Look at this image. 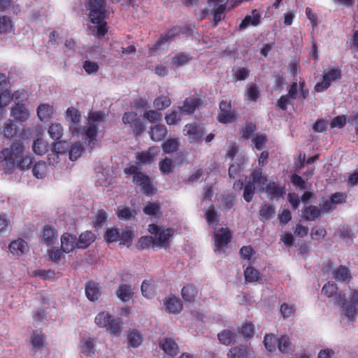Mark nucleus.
<instances>
[{
	"label": "nucleus",
	"instance_id": "11",
	"mask_svg": "<svg viewBox=\"0 0 358 358\" xmlns=\"http://www.w3.org/2000/svg\"><path fill=\"white\" fill-rule=\"evenodd\" d=\"M202 103L200 96H190L185 99L182 106L178 107L180 112L184 115H192L196 108Z\"/></svg>",
	"mask_w": 358,
	"mask_h": 358
},
{
	"label": "nucleus",
	"instance_id": "28",
	"mask_svg": "<svg viewBox=\"0 0 358 358\" xmlns=\"http://www.w3.org/2000/svg\"><path fill=\"white\" fill-rule=\"evenodd\" d=\"M198 294L197 288L193 284L185 285L181 290V295L183 300L186 302H193L195 301Z\"/></svg>",
	"mask_w": 358,
	"mask_h": 358
},
{
	"label": "nucleus",
	"instance_id": "56",
	"mask_svg": "<svg viewBox=\"0 0 358 358\" xmlns=\"http://www.w3.org/2000/svg\"><path fill=\"white\" fill-rule=\"evenodd\" d=\"M104 238L108 243L117 242L120 238V231L117 229H108L105 233Z\"/></svg>",
	"mask_w": 358,
	"mask_h": 358
},
{
	"label": "nucleus",
	"instance_id": "36",
	"mask_svg": "<svg viewBox=\"0 0 358 358\" xmlns=\"http://www.w3.org/2000/svg\"><path fill=\"white\" fill-rule=\"evenodd\" d=\"M83 128H84V131L80 136H84L85 135L90 139L89 145L92 148L96 143V137L98 133L96 126L90 124L86 129L84 127Z\"/></svg>",
	"mask_w": 358,
	"mask_h": 358
},
{
	"label": "nucleus",
	"instance_id": "60",
	"mask_svg": "<svg viewBox=\"0 0 358 358\" xmlns=\"http://www.w3.org/2000/svg\"><path fill=\"white\" fill-rule=\"evenodd\" d=\"M337 285L332 282H327L322 289V292L327 297H331L337 294Z\"/></svg>",
	"mask_w": 358,
	"mask_h": 358
},
{
	"label": "nucleus",
	"instance_id": "17",
	"mask_svg": "<svg viewBox=\"0 0 358 358\" xmlns=\"http://www.w3.org/2000/svg\"><path fill=\"white\" fill-rule=\"evenodd\" d=\"M333 277L337 281L348 284L352 280V275L349 268L343 265H340L336 268L333 272Z\"/></svg>",
	"mask_w": 358,
	"mask_h": 358
},
{
	"label": "nucleus",
	"instance_id": "2",
	"mask_svg": "<svg viewBox=\"0 0 358 358\" xmlns=\"http://www.w3.org/2000/svg\"><path fill=\"white\" fill-rule=\"evenodd\" d=\"M85 6L87 10L90 11V22L96 24L94 32L97 37H103L108 30L107 23L105 21L107 16L106 0H87Z\"/></svg>",
	"mask_w": 358,
	"mask_h": 358
},
{
	"label": "nucleus",
	"instance_id": "34",
	"mask_svg": "<svg viewBox=\"0 0 358 358\" xmlns=\"http://www.w3.org/2000/svg\"><path fill=\"white\" fill-rule=\"evenodd\" d=\"M237 334L229 329H224L217 334V338L220 343L225 345L236 342Z\"/></svg>",
	"mask_w": 358,
	"mask_h": 358
},
{
	"label": "nucleus",
	"instance_id": "43",
	"mask_svg": "<svg viewBox=\"0 0 358 358\" xmlns=\"http://www.w3.org/2000/svg\"><path fill=\"white\" fill-rule=\"evenodd\" d=\"M84 150L85 149L82 143H76L72 144L70 149L69 148L68 150L69 159L71 161L76 160L82 155V154L84 152Z\"/></svg>",
	"mask_w": 358,
	"mask_h": 358
},
{
	"label": "nucleus",
	"instance_id": "3",
	"mask_svg": "<svg viewBox=\"0 0 358 358\" xmlns=\"http://www.w3.org/2000/svg\"><path fill=\"white\" fill-rule=\"evenodd\" d=\"M267 181L268 178L263 175L262 169H255L251 172L248 180L244 186L243 182L238 180L234 183V188L239 187L241 189L243 187V197L246 202L249 203L253 199L255 185H257L258 190L261 192V187L265 185Z\"/></svg>",
	"mask_w": 358,
	"mask_h": 358
},
{
	"label": "nucleus",
	"instance_id": "32",
	"mask_svg": "<svg viewBox=\"0 0 358 358\" xmlns=\"http://www.w3.org/2000/svg\"><path fill=\"white\" fill-rule=\"evenodd\" d=\"M303 217L306 221H313L319 218L321 215V209L315 206L305 207L302 211Z\"/></svg>",
	"mask_w": 358,
	"mask_h": 358
},
{
	"label": "nucleus",
	"instance_id": "16",
	"mask_svg": "<svg viewBox=\"0 0 358 358\" xmlns=\"http://www.w3.org/2000/svg\"><path fill=\"white\" fill-rule=\"evenodd\" d=\"M262 15L257 9L252 10V15H246L239 24L240 29H245L249 26L256 27L261 22Z\"/></svg>",
	"mask_w": 358,
	"mask_h": 358
},
{
	"label": "nucleus",
	"instance_id": "57",
	"mask_svg": "<svg viewBox=\"0 0 358 358\" xmlns=\"http://www.w3.org/2000/svg\"><path fill=\"white\" fill-rule=\"evenodd\" d=\"M108 217L106 212L103 210H100L97 212L96 215L94 217L93 219V227L95 228H99L102 227V225L106 221Z\"/></svg>",
	"mask_w": 358,
	"mask_h": 358
},
{
	"label": "nucleus",
	"instance_id": "9",
	"mask_svg": "<svg viewBox=\"0 0 358 358\" xmlns=\"http://www.w3.org/2000/svg\"><path fill=\"white\" fill-rule=\"evenodd\" d=\"M261 192H265L267 196L271 199H280L283 198L285 194V187L280 186L274 181L266 182L265 185L261 187Z\"/></svg>",
	"mask_w": 358,
	"mask_h": 358
},
{
	"label": "nucleus",
	"instance_id": "22",
	"mask_svg": "<svg viewBox=\"0 0 358 358\" xmlns=\"http://www.w3.org/2000/svg\"><path fill=\"white\" fill-rule=\"evenodd\" d=\"M10 115L14 119L24 122L29 117V112L25 108L24 104L16 103L11 108Z\"/></svg>",
	"mask_w": 358,
	"mask_h": 358
},
{
	"label": "nucleus",
	"instance_id": "13",
	"mask_svg": "<svg viewBox=\"0 0 358 358\" xmlns=\"http://www.w3.org/2000/svg\"><path fill=\"white\" fill-rule=\"evenodd\" d=\"M85 295L89 301H96L101 296V287L99 283L89 281L85 284Z\"/></svg>",
	"mask_w": 358,
	"mask_h": 358
},
{
	"label": "nucleus",
	"instance_id": "61",
	"mask_svg": "<svg viewBox=\"0 0 358 358\" xmlns=\"http://www.w3.org/2000/svg\"><path fill=\"white\" fill-rule=\"evenodd\" d=\"M239 333L244 337L245 339L248 340L252 338L254 334V327L251 323H245L238 329Z\"/></svg>",
	"mask_w": 358,
	"mask_h": 358
},
{
	"label": "nucleus",
	"instance_id": "55",
	"mask_svg": "<svg viewBox=\"0 0 358 358\" xmlns=\"http://www.w3.org/2000/svg\"><path fill=\"white\" fill-rule=\"evenodd\" d=\"M155 292L154 285L152 280H145L141 285L142 294L146 298H150Z\"/></svg>",
	"mask_w": 358,
	"mask_h": 358
},
{
	"label": "nucleus",
	"instance_id": "6",
	"mask_svg": "<svg viewBox=\"0 0 358 358\" xmlns=\"http://www.w3.org/2000/svg\"><path fill=\"white\" fill-rule=\"evenodd\" d=\"M215 250L226 252L227 247L231 241L232 233L228 227H222L213 234Z\"/></svg>",
	"mask_w": 358,
	"mask_h": 358
},
{
	"label": "nucleus",
	"instance_id": "49",
	"mask_svg": "<svg viewBox=\"0 0 358 358\" xmlns=\"http://www.w3.org/2000/svg\"><path fill=\"white\" fill-rule=\"evenodd\" d=\"M154 237L145 236H142L138 239V243L136 245V248L139 250H146L149 249L150 247L152 248H156L154 245Z\"/></svg>",
	"mask_w": 358,
	"mask_h": 358
},
{
	"label": "nucleus",
	"instance_id": "45",
	"mask_svg": "<svg viewBox=\"0 0 358 358\" xmlns=\"http://www.w3.org/2000/svg\"><path fill=\"white\" fill-rule=\"evenodd\" d=\"M236 113L234 110L222 112L219 111L217 120L222 124L231 123L236 120Z\"/></svg>",
	"mask_w": 358,
	"mask_h": 358
},
{
	"label": "nucleus",
	"instance_id": "58",
	"mask_svg": "<svg viewBox=\"0 0 358 358\" xmlns=\"http://www.w3.org/2000/svg\"><path fill=\"white\" fill-rule=\"evenodd\" d=\"M160 206L157 203L147 202L143 208V213L147 215L155 216L159 213Z\"/></svg>",
	"mask_w": 358,
	"mask_h": 358
},
{
	"label": "nucleus",
	"instance_id": "30",
	"mask_svg": "<svg viewBox=\"0 0 358 358\" xmlns=\"http://www.w3.org/2000/svg\"><path fill=\"white\" fill-rule=\"evenodd\" d=\"M42 236L46 244L52 245L55 243L57 236V229L50 225L46 224L43 227Z\"/></svg>",
	"mask_w": 358,
	"mask_h": 358
},
{
	"label": "nucleus",
	"instance_id": "4",
	"mask_svg": "<svg viewBox=\"0 0 358 358\" xmlns=\"http://www.w3.org/2000/svg\"><path fill=\"white\" fill-rule=\"evenodd\" d=\"M124 172L127 176H133V182L143 194L150 196L157 194V189L150 176L141 172L137 166L130 165L124 169Z\"/></svg>",
	"mask_w": 358,
	"mask_h": 358
},
{
	"label": "nucleus",
	"instance_id": "27",
	"mask_svg": "<svg viewBox=\"0 0 358 358\" xmlns=\"http://www.w3.org/2000/svg\"><path fill=\"white\" fill-rule=\"evenodd\" d=\"M117 296L123 302H127L134 296V292L129 285L121 284L115 292Z\"/></svg>",
	"mask_w": 358,
	"mask_h": 358
},
{
	"label": "nucleus",
	"instance_id": "44",
	"mask_svg": "<svg viewBox=\"0 0 358 358\" xmlns=\"http://www.w3.org/2000/svg\"><path fill=\"white\" fill-rule=\"evenodd\" d=\"M245 96L251 102H256L260 97L261 94L258 86L256 84L250 85L245 91Z\"/></svg>",
	"mask_w": 358,
	"mask_h": 358
},
{
	"label": "nucleus",
	"instance_id": "29",
	"mask_svg": "<svg viewBox=\"0 0 358 358\" xmlns=\"http://www.w3.org/2000/svg\"><path fill=\"white\" fill-rule=\"evenodd\" d=\"M278 348L283 354L291 353L294 351V346L287 335H282L278 338Z\"/></svg>",
	"mask_w": 358,
	"mask_h": 358
},
{
	"label": "nucleus",
	"instance_id": "8",
	"mask_svg": "<svg viewBox=\"0 0 358 358\" xmlns=\"http://www.w3.org/2000/svg\"><path fill=\"white\" fill-rule=\"evenodd\" d=\"M180 33V28L178 27H173L169 29L166 34L161 36L152 47L149 49L150 54H155V52L161 48L162 45L169 44L170 41L176 36L179 35Z\"/></svg>",
	"mask_w": 358,
	"mask_h": 358
},
{
	"label": "nucleus",
	"instance_id": "50",
	"mask_svg": "<svg viewBox=\"0 0 358 358\" xmlns=\"http://www.w3.org/2000/svg\"><path fill=\"white\" fill-rule=\"evenodd\" d=\"M80 352L90 355L94 352V341L90 338L83 339L80 341Z\"/></svg>",
	"mask_w": 358,
	"mask_h": 358
},
{
	"label": "nucleus",
	"instance_id": "42",
	"mask_svg": "<svg viewBox=\"0 0 358 358\" xmlns=\"http://www.w3.org/2000/svg\"><path fill=\"white\" fill-rule=\"evenodd\" d=\"M64 129L61 124L52 123L49 127L48 134L55 141H59L63 136Z\"/></svg>",
	"mask_w": 358,
	"mask_h": 358
},
{
	"label": "nucleus",
	"instance_id": "64",
	"mask_svg": "<svg viewBox=\"0 0 358 358\" xmlns=\"http://www.w3.org/2000/svg\"><path fill=\"white\" fill-rule=\"evenodd\" d=\"M280 311L283 318H287L294 315L295 308L294 306L292 305H289L287 303H283L280 306Z\"/></svg>",
	"mask_w": 358,
	"mask_h": 358
},
{
	"label": "nucleus",
	"instance_id": "48",
	"mask_svg": "<svg viewBox=\"0 0 358 358\" xmlns=\"http://www.w3.org/2000/svg\"><path fill=\"white\" fill-rule=\"evenodd\" d=\"M1 133L6 138H11L16 135L17 128L12 120H8L5 122Z\"/></svg>",
	"mask_w": 358,
	"mask_h": 358
},
{
	"label": "nucleus",
	"instance_id": "41",
	"mask_svg": "<svg viewBox=\"0 0 358 358\" xmlns=\"http://www.w3.org/2000/svg\"><path fill=\"white\" fill-rule=\"evenodd\" d=\"M32 147L34 152L38 155H43L48 150V143L41 138H38L34 141Z\"/></svg>",
	"mask_w": 358,
	"mask_h": 358
},
{
	"label": "nucleus",
	"instance_id": "18",
	"mask_svg": "<svg viewBox=\"0 0 358 358\" xmlns=\"http://www.w3.org/2000/svg\"><path fill=\"white\" fill-rule=\"evenodd\" d=\"M157 152V148L155 147L150 148L148 150L143 151L137 155L136 157V163L141 165L151 164L154 162Z\"/></svg>",
	"mask_w": 358,
	"mask_h": 358
},
{
	"label": "nucleus",
	"instance_id": "5",
	"mask_svg": "<svg viewBox=\"0 0 358 358\" xmlns=\"http://www.w3.org/2000/svg\"><path fill=\"white\" fill-rule=\"evenodd\" d=\"M95 324L111 336H120L123 329V322L119 317H113L107 311L100 312L94 318Z\"/></svg>",
	"mask_w": 358,
	"mask_h": 358
},
{
	"label": "nucleus",
	"instance_id": "1",
	"mask_svg": "<svg viewBox=\"0 0 358 358\" xmlns=\"http://www.w3.org/2000/svg\"><path fill=\"white\" fill-rule=\"evenodd\" d=\"M0 161L6 163L4 173H11L16 166L22 170L28 169L32 164L30 156L24 157V146L20 141H15L10 148H4L0 152Z\"/></svg>",
	"mask_w": 358,
	"mask_h": 358
},
{
	"label": "nucleus",
	"instance_id": "62",
	"mask_svg": "<svg viewBox=\"0 0 358 358\" xmlns=\"http://www.w3.org/2000/svg\"><path fill=\"white\" fill-rule=\"evenodd\" d=\"M134 238V234L132 231L129 230H125L120 234V245H127L129 246L131 244L132 240Z\"/></svg>",
	"mask_w": 358,
	"mask_h": 358
},
{
	"label": "nucleus",
	"instance_id": "19",
	"mask_svg": "<svg viewBox=\"0 0 358 358\" xmlns=\"http://www.w3.org/2000/svg\"><path fill=\"white\" fill-rule=\"evenodd\" d=\"M96 236L92 231L81 233L77 238L76 246L79 249H86L95 241Z\"/></svg>",
	"mask_w": 358,
	"mask_h": 358
},
{
	"label": "nucleus",
	"instance_id": "7",
	"mask_svg": "<svg viewBox=\"0 0 358 358\" xmlns=\"http://www.w3.org/2000/svg\"><path fill=\"white\" fill-rule=\"evenodd\" d=\"M66 117L70 120L69 130L73 136H80L83 134L84 128L80 126L81 115L78 110L69 108L66 110Z\"/></svg>",
	"mask_w": 358,
	"mask_h": 358
},
{
	"label": "nucleus",
	"instance_id": "23",
	"mask_svg": "<svg viewBox=\"0 0 358 358\" xmlns=\"http://www.w3.org/2000/svg\"><path fill=\"white\" fill-rule=\"evenodd\" d=\"M167 133L168 131L166 127L161 124L150 127L149 131L150 138L154 141H161L164 140Z\"/></svg>",
	"mask_w": 358,
	"mask_h": 358
},
{
	"label": "nucleus",
	"instance_id": "26",
	"mask_svg": "<svg viewBox=\"0 0 358 358\" xmlns=\"http://www.w3.org/2000/svg\"><path fill=\"white\" fill-rule=\"evenodd\" d=\"M250 351L242 345L231 348L227 353L228 358H250Z\"/></svg>",
	"mask_w": 358,
	"mask_h": 358
},
{
	"label": "nucleus",
	"instance_id": "40",
	"mask_svg": "<svg viewBox=\"0 0 358 358\" xmlns=\"http://www.w3.org/2000/svg\"><path fill=\"white\" fill-rule=\"evenodd\" d=\"M342 77L341 70L340 69H330L322 75L323 80L329 82L330 85L332 82L340 80Z\"/></svg>",
	"mask_w": 358,
	"mask_h": 358
},
{
	"label": "nucleus",
	"instance_id": "38",
	"mask_svg": "<svg viewBox=\"0 0 358 358\" xmlns=\"http://www.w3.org/2000/svg\"><path fill=\"white\" fill-rule=\"evenodd\" d=\"M180 146L179 138H169L166 140L162 145V150L165 153H173L177 151Z\"/></svg>",
	"mask_w": 358,
	"mask_h": 358
},
{
	"label": "nucleus",
	"instance_id": "51",
	"mask_svg": "<svg viewBox=\"0 0 358 358\" xmlns=\"http://www.w3.org/2000/svg\"><path fill=\"white\" fill-rule=\"evenodd\" d=\"M47 170V164L45 162H38L34 164L32 169L34 176L37 178H43Z\"/></svg>",
	"mask_w": 358,
	"mask_h": 358
},
{
	"label": "nucleus",
	"instance_id": "21",
	"mask_svg": "<svg viewBox=\"0 0 358 358\" xmlns=\"http://www.w3.org/2000/svg\"><path fill=\"white\" fill-rule=\"evenodd\" d=\"M164 306L169 313L178 314L182 310V303L180 299L172 296L164 301Z\"/></svg>",
	"mask_w": 358,
	"mask_h": 358
},
{
	"label": "nucleus",
	"instance_id": "54",
	"mask_svg": "<svg viewBox=\"0 0 358 358\" xmlns=\"http://www.w3.org/2000/svg\"><path fill=\"white\" fill-rule=\"evenodd\" d=\"M245 279L247 282H256L259 278V271L252 266H248L244 271Z\"/></svg>",
	"mask_w": 358,
	"mask_h": 358
},
{
	"label": "nucleus",
	"instance_id": "24",
	"mask_svg": "<svg viewBox=\"0 0 358 358\" xmlns=\"http://www.w3.org/2000/svg\"><path fill=\"white\" fill-rule=\"evenodd\" d=\"M338 301L341 306L345 308V315L348 317L350 321H355L358 312L357 304L351 302L345 303L341 294L338 296Z\"/></svg>",
	"mask_w": 358,
	"mask_h": 358
},
{
	"label": "nucleus",
	"instance_id": "14",
	"mask_svg": "<svg viewBox=\"0 0 358 358\" xmlns=\"http://www.w3.org/2000/svg\"><path fill=\"white\" fill-rule=\"evenodd\" d=\"M159 344L164 352L170 356L174 357L179 352V347L172 338H164L159 341Z\"/></svg>",
	"mask_w": 358,
	"mask_h": 358
},
{
	"label": "nucleus",
	"instance_id": "59",
	"mask_svg": "<svg viewBox=\"0 0 358 358\" xmlns=\"http://www.w3.org/2000/svg\"><path fill=\"white\" fill-rule=\"evenodd\" d=\"M278 339L274 334H266L264 336V344L269 352H273L275 350V345Z\"/></svg>",
	"mask_w": 358,
	"mask_h": 358
},
{
	"label": "nucleus",
	"instance_id": "15",
	"mask_svg": "<svg viewBox=\"0 0 358 358\" xmlns=\"http://www.w3.org/2000/svg\"><path fill=\"white\" fill-rule=\"evenodd\" d=\"M77 243V237L69 233H64L61 237V248L65 253L74 250Z\"/></svg>",
	"mask_w": 358,
	"mask_h": 358
},
{
	"label": "nucleus",
	"instance_id": "37",
	"mask_svg": "<svg viewBox=\"0 0 358 358\" xmlns=\"http://www.w3.org/2000/svg\"><path fill=\"white\" fill-rule=\"evenodd\" d=\"M19 99V94L17 92H14L10 95V92L8 90L0 92V108H3L8 105L12 99Z\"/></svg>",
	"mask_w": 358,
	"mask_h": 358
},
{
	"label": "nucleus",
	"instance_id": "35",
	"mask_svg": "<svg viewBox=\"0 0 358 358\" xmlns=\"http://www.w3.org/2000/svg\"><path fill=\"white\" fill-rule=\"evenodd\" d=\"M206 222L210 226L215 227L219 222L220 215L215 210L214 205L211 204L205 213Z\"/></svg>",
	"mask_w": 358,
	"mask_h": 358
},
{
	"label": "nucleus",
	"instance_id": "63",
	"mask_svg": "<svg viewBox=\"0 0 358 358\" xmlns=\"http://www.w3.org/2000/svg\"><path fill=\"white\" fill-rule=\"evenodd\" d=\"M327 236V231L322 227H313L311 229L310 236L313 240L320 241Z\"/></svg>",
	"mask_w": 358,
	"mask_h": 358
},
{
	"label": "nucleus",
	"instance_id": "31",
	"mask_svg": "<svg viewBox=\"0 0 358 358\" xmlns=\"http://www.w3.org/2000/svg\"><path fill=\"white\" fill-rule=\"evenodd\" d=\"M136 210L127 206H120L117 207L116 214L120 220H133L136 217Z\"/></svg>",
	"mask_w": 358,
	"mask_h": 358
},
{
	"label": "nucleus",
	"instance_id": "39",
	"mask_svg": "<svg viewBox=\"0 0 358 358\" xmlns=\"http://www.w3.org/2000/svg\"><path fill=\"white\" fill-rule=\"evenodd\" d=\"M171 104V100L168 95H161L155 99L153 106L157 110H162Z\"/></svg>",
	"mask_w": 358,
	"mask_h": 358
},
{
	"label": "nucleus",
	"instance_id": "46",
	"mask_svg": "<svg viewBox=\"0 0 358 358\" xmlns=\"http://www.w3.org/2000/svg\"><path fill=\"white\" fill-rule=\"evenodd\" d=\"M128 343L132 348L138 347L143 342V336L137 330H133L127 336Z\"/></svg>",
	"mask_w": 358,
	"mask_h": 358
},
{
	"label": "nucleus",
	"instance_id": "10",
	"mask_svg": "<svg viewBox=\"0 0 358 358\" xmlns=\"http://www.w3.org/2000/svg\"><path fill=\"white\" fill-rule=\"evenodd\" d=\"M184 131L188 136L190 143H196L203 139V129L196 123L186 124Z\"/></svg>",
	"mask_w": 358,
	"mask_h": 358
},
{
	"label": "nucleus",
	"instance_id": "20",
	"mask_svg": "<svg viewBox=\"0 0 358 358\" xmlns=\"http://www.w3.org/2000/svg\"><path fill=\"white\" fill-rule=\"evenodd\" d=\"M8 248L10 253L17 257L24 255L29 250L27 243L22 238L12 241Z\"/></svg>",
	"mask_w": 358,
	"mask_h": 358
},
{
	"label": "nucleus",
	"instance_id": "47",
	"mask_svg": "<svg viewBox=\"0 0 358 358\" xmlns=\"http://www.w3.org/2000/svg\"><path fill=\"white\" fill-rule=\"evenodd\" d=\"M52 107L46 104H41L38 107L37 115L41 121H46L51 117Z\"/></svg>",
	"mask_w": 358,
	"mask_h": 358
},
{
	"label": "nucleus",
	"instance_id": "33",
	"mask_svg": "<svg viewBox=\"0 0 358 358\" xmlns=\"http://www.w3.org/2000/svg\"><path fill=\"white\" fill-rule=\"evenodd\" d=\"M192 59L189 53L180 52L172 58V64L176 68L185 66Z\"/></svg>",
	"mask_w": 358,
	"mask_h": 358
},
{
	"label": "nucleus",
	"instance_id": "52",
	"mask_svg": "<svg viewBox=\"0 0 358 358\" xmlns=\"http://www.w3.org/2000/svg\"><path fill=\"white\" fill-rule=\"evenodd\" d=\"M13 28V22L10 17L6 16L0 17V34L10 33Z\"/></svg>",
	"mask_w": 358,
	"mask_h": 358
},
{
	"label": "nucleus",
	"instance_id": "12",
	"mask_svg": "<svg viewBox=\"0 0 358 358\" xmlns=\"http://www.w3.org/2000/svg\"><path fill=\"white\" fill-rule=\"evenodd\" d=\"M173 231L171 228L161 230L157 236L154 237V245L156 248H167L169 247V239L173 236Z\"/></svg>",
	"mask_w": 358,
	"mask_h": 358
},
{
	"label": "nucleus",
	"instance_id": "25",
	"mask_svg": "<svg viewBox=\"0 0 358 358\" xmlns=\"http://www.w3.org/2000/svg\"><path fill=\"white\" fill-rule=\"evenodd\" d=\"M275 213V207L271 204L263 203L259 210V218L262 222L270 220Z\"/></svg>",
	"mask_w": 358,
	"mask_h": 358
},
{
	"label": "nucleus",
	"instance_id": "53",
	"mask_svg": "<svg viewBox=\"0 0 358 358\" xmlns=\"http://www.w3.org/2000/svg\"><path fill=\"white\" fill-rule=\"evenodd\" d=\"M159 166L161 172L164 174L168 175L174 170L172 160L167 157L159 162Z\"/></svg>",
	"mask_w": 358,
	"mask_h": 358
}]
</instances>
